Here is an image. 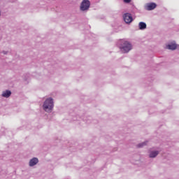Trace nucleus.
Wrapping results in <instances>:
<instances>
[{"label":"nucleus","instance_id":"9","mask_svg":"<svg viewBox=\"0 0 179 179\" xmlns=\"http://www.w3.org/2000/svg\"><path fill=\"white\" fill-rule=\"evenodd\" d=\"M11 94L12 92H10L9 90H7L6 91H3L1 96L5 99H8V97H10Z\"/></svg>","mask_w":179,"mask_h":179},{"label":"nucleus","instance_id":"1","mask_svg":"<svg viewBox=\"0 0 179 179\" xmlns=\"http://www.w3.org/2000/svg\"><path fill=\"white\" fill-rule=\"evenodd\" d=\"M118 47L123 54H128L132 50V44L124 40H120L118 42Z\"/></svg>","mask_w":179,"mask_h":179},{"label":"nucleus","instance_id":"16","mask_svg":"<svg viewBox=\"0 0 179 179\" xmlns=\"http://www.w3.org/2000/svg\"><path fill=\"white\" fill-rule=\"evenodd\" d=\"M0 16H1V10H0Z\"/></svg>","mask_w":179,"mask_h":179},{"label":"nucleus","instance_id":"8","mask_svg":"<svg viewBox=\"0 0 179 179\" xmlns=\"http://www.w3.org/2000/svg\"><path fill=\"white\" fill-rule=\"evenodd\" d=\"M166 50H171L172 51H174V50H176L177 48V44L176 43H171L166 45Z\"/></svg>","mask_w":179,"mask_h":179},{"label":"nucleus","instance_id":"4","mask_svg":"<svg viewBox=\"0 0 179 179\" xmlns=\"http://www.w3.org/2000/svg\"><path fill=\"white\" fill-rule=\"evenodd\" d=\"M123 20L127 24H129V23H132V22H134L132 15H131V13H126L123 15Z\"/></svg>","mask_w":179,"mask_h":179},{"label":"nucleus","instance_id":"12","mask_svg":"<svg viewBox=\"0 0 179 179\" xmlns=\"http://www.w3.org/2000/svg\"><path fill=\"white\" fill-rule=\"evenodd\" d=\"M146 145H148V141H144L143 143H138L137 145V148H143L144 146H146Z\"/></svg>","mask_w":179,"mask_h":179},{"label":"nucleus","instance_id":"3","mask_svg":"<svg viewBox=\"0 0 179 179\" xmlns=\"http://www.w3.org/2000/svg\"><path fill=\"white\" fill-rule=\"evenodd\" d=\"M89 8H90V1L83 0L80 3V10L82 12H87V10H89Z\"/></svg>","mask_w":179,"mask_h":179},{"label":"nucleus","instance_id":"10","mask_svg":"<svg viewBox=\"0 0 179 179\" xmlns=\"http://www.w3.org/2000/svg\"><path fill=\"white\" fill-rule=\"evenodd\" d=\"M147 25L144 22H140L138 23V29L139 30H145L146 29Z\"/></svg>","mask_w":179,"mask_h":179},{"label":"nucleus","instance_id":"2","mask_svg":"<svg viewBox=\"0 0 179 179\" xmlns=\"http://www.w3.org/2000/svg\"><path fill=\"white\" fill-rule=\"evenodd\" d=\"M43 109L45 113H51L54 110V99L51 97L47 98L43 102Z\"/></svg>","mask_w":179,"mask_h":179},{"label":"nucleus","instance_id":"5","mask_svg":"<svg viewBox=\"0 0 179 179\" xmlns=\"http://www.w3.org/2000/svg\"><path fill=\"white\" fill-rule=\"evenodd\" d=\"M148 153H149L148 156L150 159H155L157 157V156L159 155V153H160V151L157 150H155L154 148H150L148 150Z\"/></svg>","mask_w":179,"mask_h":179},{"label":"nucleus","instance_id":"13","mask_svg":"<svg viewBox=\"0 0 179 179\" xmlns=\"http://www.w3.org/2000/svg\"><path fill=\"white\" fill-rule=\"evenodd\" d=\"M80 118L79 115L73 116V121H80Z\"/></svg>","mask_w":179,"mask_h":179},{"label":"nucleus","instance_id":"11","mask_svg":"<svg viewBox=\"0 0 179 179\" xmlns=\"http://www.w3.org/2000/svg\"><path fill=\"white\" fill-rule=\"evenodd\" d=\"M83 121L86 122V124H91L92 123V117L88 116V117H85L83 118Z\"/></svg>","mask_w":179,"mask_h":179},{"label":"nucleus","instance_id":"15","mask_svg":"<svg viewBox=\"0 0 179 179\" xmlns=\"http://www.w3.org/2000/svg\"><path fill=\"white\" fill-rule=\"evenodd\" d=\"M2 53H3L4 55H6V54H8V51H3Z\"/></svg>","mask_w":179,"mask_h":179},{"label":"nucleus","instance_id":"14","mask_svg":"<svg viewBox=\"0 0 179 179\" xmlns=\"http://www.w3.org/2000/svg\"><path fill=\"white\" fill-rule=\"evenodd\" d=\"M131 1L132 0H123V2H124V3H130Z\"/></svg>","mask_w":179,"mask_h":179},{"label":"nucleus","instance_id":"6","mask_svg":"<svg viewBox=\"0 0 179 179\" xmlns=\"http://www.w3.org/2000/svg\"><path fill=\"white\" fill-rule=\"evenodd\" d=\"M156 8H157V4H156V3H153V2L147 3L144 6V9L145 10H153L154 9H156Z\"/></svg>","mask_w":179,"mask_h":179},{"label":"nucleus","instance_id":"7","mask_svg":"<svg viewBox=\"0 0 179 179\" xmlns=\"http://www.w3.org/2000/svg\"><path fill=\"white\" fill-rule=\"evenodd\" d=\"M38 163V158L34 157L29 160V167H34V166H36Z\"/></svg>","mask_w":179,"mask_h":179}]
</instances>
